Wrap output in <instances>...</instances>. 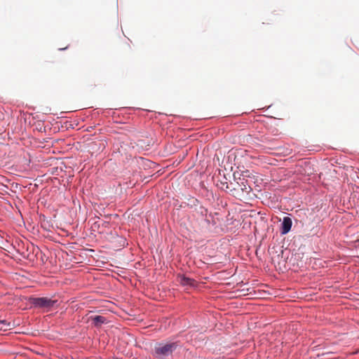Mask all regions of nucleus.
<instances>
[{"instance_id": "20e7f679", "label": "nucleus", "mask_w": 359, "mask_h": 359, "mask_svg": "<svg viewBox=\"0 0 359 359\" xmlns=\"http://www.w3.org/2000/svg\"><path fill=\"white\" fill-rule=\"evenodd\" d=\"M91 318L95 327H100L102 324L107 323L106 318L102 316H95L94 317H91Z\"/></svg>"}, {"instance_id": "7ed1b4c3", "label": "nucleus", "mask_w": 359, "mask_h": 359, "mask_svg": "<svg viewBox=\"0 0 359 359\" xmlns=\"http://www.w3.org/2000/svg\"><path fill=\"white\" fill-rule=\"evenodd\" d=\"M292 224V222L290 217H283L281 227H280V233L282 235L287 234L291 229Z\"/></svg>"}, {"instance_id": "423d86ee", "label": "nucleus", "mask_w": 359, "mask_h": 359, "mask_svg": "<svg viewBox=\"0 0 359 359\" xmlns=\"http://www.w3.org/2000/svg\"><path fill=\"white\" fill-rule=\"evenodd\" d=\"M0 324L1 326L0 327L1 330H6L8 327L10 326V323H7L5 320L0 321Z\"/></svg>"}, {"instance_id": "f257e3e1", "label": "nucleus", "mask_w": 359, "mask_h": 359, "mask_svg": "<svg viewBox=\"0 0 359 359\" xmlns=\"http://www.w3.org/2000/svg\"><path fill=\"white\" fill-rule=\"evenodd\" d=\"M177 344L176 342H170L165 344H160L155 348V352L160 356H168L176 349Z\"/></svg>"}, {"instance_id": "39448f33", "label": "nucleus", "mask_w": 359, "mask_h": 359, "mask_svg": "<svg viewBox=\"0 0 359 359\" xmlns=\"http://www.w3.org/2000/svg\"><path fill=\"white\" fill-rule=\"evenodd\" d=\"M180 283L183 285L194 286L195 284V280L189 278L182 277L181 278Z\"/></svg>"}, {"instance_id": "f03ea898", "label": "nucleus", "mask_w": 359, "mask_h": 359, "mask_svg": "<svg viewBox=\"0 0 359 359\" xmlns=\"http://www.w3.org/2000/svg\"><path fill=\"white\" fill-rule=\"evenodd\" d=\"M31 302L36 307L50 309L54 306L56 301L47 297H36L33 298Z\"/></svg>"}]
</instances>
